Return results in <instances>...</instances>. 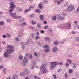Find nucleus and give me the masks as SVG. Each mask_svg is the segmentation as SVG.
<instances>
[{"instance_id":"f257e3e1","label":"nucleus","mask_w":79,"mask_h":79,"mask_svg":"<svg viewBox=\"0 0 79 79\" xmlns=\"http://www.w3.org/2000/svg\"><path fill=\"white\" fill-rule=\"evenodd\" d=\"M7 48H10L11 49H9L7 50H6V52L8 54H10V53H12L14 52V50H13V48H14V47L12 46L9 45L7 46Z\"/></svg>"},{"instance_id":"f03ea898","label":"nucleus","mask_w":79,"mask_h":79,"mask_svg":"<svg viewBox=\"0 0 79 79\" xmlns=\"http://www.w3.org/2000/svg\"><path fill=\"white\" fill-rule=\"evenodd\" d=\"M50 69L52 70L54 69V68L56 67V66L57 64V62H52L50 63Z\"/></svg>"},{"instance_id":"7ed1b4c3","label":"nucleus","mask_w":79,"mask_h":79,"mask_svg":"<svg viewBox=\"0 0 79 79\" xmlns=\"http://www.w3.org/2000/svg\"><path fill=\"white\" fill-rule=\"evenodd\" d=\"M40 69L42 70V72L44 73H46L48 71V69L46 68V65L45 64H43L40 67Z\"/></svg>"},{"instance_id":"20e7f679","label":"nucleus","mask_w":79,"mask_h":79,"mask_svg":"<svg viewBox=\"0 0 79 79\" xmlns=\"http://www.w3.org/2000/svg\"><path fill=\"white\" fill-rule=\"evenodd\" d=\"M15 3L13 2H10V10H9V13H10L13 11V9H15V7H16V5H14Z\"/></svg>"},{"instance_id":"39448f33","label":"nucleus","mask_w":79,"mask_h":79,"mask_svg":"<svg viewBox=\"0 0 79 79\" xmlns=\"http://www.w3.org/2000/svg\"><path fill=\"white\" fill-rule=\"evenodd\" d=\"M74 7L71 5H70L68 6V8L65 9V11L68 12H71V11H72L74 10Z\"/></svg>"},{"instance_id":"423d86ee","label":"nucleus","mask_w":79,"mask_h":79,"mask_svg":"<svg viewBox=\"0 0 79 79\" xmlns=\"http://www.w3.org/2000/svg\"><path fill=\"white\" fill-rule=\"evenodd\" d=\"M10 16L11 17H12V18L14 19H16V17L17 16V15H16V14L13 12H11Z\"/></svg>"},{"instance_id":"0eeeda50","label":"nucleus","mask_w":79,"mask_h":79,"mask_svg":"<svg viewBox=\"0 0 79 79\" xmlns=\"http://www.w3.org/2000/svg\"><path fill=\"white\" fill-rule=\"evenodd\" d=\"M23 74H25V75H27V74H29V70H28L27 69H25L23 70Z\"/></svg>"},{"instance_id":"6e6552de","label":"nucleus","mask_w":79,"mask_h":79,"mask_svg":"<svg viewBox=\"0 0 79 79\" xmlns=\"http://www.w3.org/2000/svg\"><path fill=\"white\" fill-rule=\"evenodd\" d=\"M35 61H33L32 62V64L31 65V69H33L34 68V67L35 66Z\"/></svg>"},{"instance_id":"1a4fd4ad","label":"nucleus","mask_w":79,"mask_h":79,"mask_svg":"<svg viewBox=\"0 0 79 79\" xmlns=\"http://www.w3.org/2000/svg\"><path fill=\"white\" fill-rule=\"evenodd\" d=\"M28 59H27V57H24V58L23 59V61L24 63H28Z\"/></svg>"},{"instance_id":"9d476101","label":"nucleus","mask_w":79,"mask_h":79,"mask_svg":"<svg viewBox=\"0 0 79 79\" xmlns=\"http://www.w3.org/2000/svg\"><path fill=\"white\" fill-rule=\"evenodd\" d=\"M57 17L58 18L60 19V20H63V19H64V18L63 17H61L60 15H57Z\"/></svg>"},{"instance_id":"9b49d317","label":"nucleus","mask_w":79,"mask_h":79,"mask_svg":"<svg viewBox=\"0 0 79 79\" xmlns=\"http://www.w3.org/2000/svg\"><path fill=\"white\" fill-rule=\"evenodd\" d=\"M8 53L6 52H4V57H5V58H7V57H8Z\"/></svg>"},{"instance_id":"f8f14e48","label":"nucleus","mask_w":79,"mask_h":79,"mask_svg":"<svg viewBox=\"0 0 79 79\" xmlns=\"http://www.w3.org/2000/svg\"><path fill=\"white\" fill-rule=\"evenodd\" d=\"M72 66L73 67V68H76L77 67V64L75 63H72Z\"/></svg>"},{"instance_id":"ddd939ff","label":"nucleus","mask_w":79,"mask_h":79,"mask_svg":"<svg viewBox=\"0 0 79 79\" xmlns=\"http://www.w3.org/2000/svg\"><path fill=\"white\" fill-rule=\"evenodd\" d=\"M66 27L67 29H71V24H68L67 25Z\"/></svg>"},{"instance_id":"4468645a","label":"nucleus","mask_w":79,"mask_h":79,"mask_svg":"<svg viewBox=\"0 0 79 79\" xmlns=\"http://www.w3.org/2000/svg\"><path fill=\"white\" fill-rule=\"evenodd\" d=\"M44 15H40V19L41 20H44Z\"/></svg>"},{"instance_id":"2eb2a0df","label":"nucleus","mask_w":79,"mask_h":79,"mask_svg":"<svg viewBox=\"0 0 79 79\" xmlns=\"http://www.w3.org/2000/svg\"><path fill=\"white\" fill-rule=\"evenodd\" d=\"M31 8H29L28 9H26L25 10V11H24V12L25 13H27V12H28L29 11H31Z\"/></svg>"},{"instance_id":"dca6fc26","label":"nucleus","mask_w":79,"mask_h":79,"mask_svg":"<svg viewBox=\"0 0 79 79\" xmlns=\"http://www.w3.org/2000/svg\"><path fill=\"white\" fill-rule=\"evenodd\" d=\"M37 27L40 29L41 28V26H40V23H38L37 24Z\"/></svg>"},{"instance_id":"f3484780","label":"nucleus","mask_w":79,"mask_h":79,"mask_svg":"<svg viewBox=\"0 0 79 79\" xmlns=\"http://www.w3.org/2000/svg\"><path fill=\"white\" fill-rule=\"evenodd\" d=\"M35 11L36 13H40L41 12V10L39 9H36L35 10Z\"/></svg>"},{"instance_id":"a211bd4d","label":"nucleus","mask_w":79,"mask_h":79,"mask_svg":"<svg viewBox=\"0 0 79 79\" xmlns=\"http://www.w3.org/2000/svg\"><path fill=\"white\" fill-rule=\"evenodd\" d=\"M39 8L40 9H42L43 7L42 6V4H40L39 5Z\"/></svg>"},{"instance_id":"6ab92c4d","label":"nucleus","mask_w":79,"mask_h":79,"mask_svg":"<svg viewBox=\"0 0 79 79\" xmlns=\"http://www.w3.org/2000/svg\"><path fill=\"white\" fill-rule=\"evenodd\" d=\"M57 50L58 48H57L56 47H55L53 49V52H56V51H57Z\"/></svg>"},{"instance_id":"aec40b11","label":"nucleus","mask_w":79,"mask_h":79,"mask_svg":"<svg viewBox=\"0 0 79 79\" xmlns=\"http://www.w3.org/2000/svg\"><path fill=\"white\" fill-rule=\"evenodd\" d=\"M20 76H25V75L24 73L23 72H21V73L20 74Z\"/></svg>"},{"instance_id":"412c9836","label":"nucleus","mask_w":79,"mask_h":79,"mask_svg":"<svg viewBox=\"0 0 79 79\" xmlns=\"http://www.w3.org/2000/svg\"><path fill=\"white\" fill-rule=\"evenodd\" d=\"M21 26H26V22H24L23 23H21L20 24Z\"/></svg>"},{"instance_id":"4be33fe9","label":"nucleus","mask_w":79,"mask_h":79,"mask_svg":"<svg viewBox=\"0 0 79 79\" xmlns=\"http://www.w3.org/2000/svg\"><path fill=\"white\" fill-rule=\"evenodd\" d=\"M44 39L45 40H47L48 41V40H50V38L48 37H46L44 38Z\"/></svg>"},{"instance_id":"5701e85b","label":"nucleus","mask_w":79,"mask_h":79,"mask_svg":"<svg viewBox=\"0 0 79 79\" xmlns=\"http://www.w3.org/2000/svg\"><path fill=\"white\" fill-rule=\"evenodd\" d=\"M6 69H4L3 70L4 74H6Z\"/></svg>"},{"instance_id":"b1692460","label":"nucleus","mask_w":79,"mask_h":79,"mask_svg":"<svg viewBox=\"0 0 79 79\" xmlns=\"http://www.w3.org/2000/svg\"><path fill=\"white\" fill-rule=\"evenodd\" d=\"M43 47L44 48H49V46H48V45H46L44 46Z\"/></svg>"},{"instance_id":"393cba45","label":"nucleus","mask_w":79,"mask_h":79,"mask_svg":"<svg viewBox=\"0 0 79 79\" xmlns=\"http://www.w3.org/2000/svg\"><path fill=\"white\" fill-rule=\"evenodd\" d=\"M54 44L56 45H57L58 44V41H54Z\"/></svg>"},{"instance_id":"a878e982","label":"nucleus","mask_w":79,"mask_h":79,"mask_svg":"<svg viewBox=\"0 0 79 79\" xmlns=\"http://www.w3.org/2000/svg\"><path fill=\"white\" fill-rule=\"evenodd\" d=\"M26 62H23L21 63V64H22L23 66H26Z\"/></svg>"},{"instance_id":"bb28decb","label":"nucleus","mask_w":79,"mask_h":79,"mask_svg":"<svg viewBox=\"0 0 79 79\" xmlns=\"http://www.w3.org/2000/svg\"><path fill=\"white\" fill-rule=\"evenodd\" d=\"M45 52H50V49H46L45 50Z\"/></svg>"},{"instance_id":"cd10ccee","label":"nucleus","mask_w":79,"mask_h":79,"mask_svg":"<svg viewBox=\"0 0 79 79\" xmlns=\"http://www.w3.org/2000/svg\"><path fill=\"white\" fill-rule=\"evenodd\" d=\"M23 18V16H17L16 19H19V18Z\"/></svg>"},{"instance_id":"c85d7f7f","label":"nucleus","mask_w":79,"mask_h":79,"mask_svg":"<svg viewBox=\"0 0 79 79\" xmlns=\"http://www.w3.org/2000/svg\"><path fill=\"white\" fill-rule=\"evenodd\" d=\"M69 64H71L72 63V61H71V60L70 59H69L67 60V62H69Z\"/></svg>"},{"instance_id":"c756f323","label":"nucleus","mask_w":79,"mask_h":79,"mask_svg":"<svg viewBox=\"0 0 79 79\" xmlns=\"http://www.w3.org/2000/svg\"><path fill=\"white\" fill-rule=\"evenodd\" d=\"M62 15L63 16H66L67 15L64 12H63L62 13Z\"/></svg>"},{"instance_id":"7c9ffc66","label":"nucleus","mask_w":79,"mask_h":79,"mask_svg":"<svg viewBox=\"0 0 79 79\" xmlns=\"http://www.w3.org/2000/svg\"><path fill=\"white\" fill-rule=\"evenodd\" d=\"M3 24H4V21L0 22V25H1V26H3Z\"/></svg>"},{"instance_id":"2f4dec72","label":"nucleus","mask_w":79,"mask_h":79,"mask_svg":"<svg viewBox=\"0 0 79 79\" xmlns=\"http://www.w3.org/2000/svg\"><path fill=\"white\" fill-rule=\"evenodd\" d=\"M19 59H20V60H21L23 59V56L20 55L19 57Z\"/></svg>"},{"instance_id":"473e14b6","label":"nucleus","mask_w":79,"mask_h":79,"mask_svg":"<svg viewBox=\"0 0 79 79\" xmlns=\"http://www.w3.org/2000/svg\"><path fill=\"white\" fill-rule=\"evenodd\" d=\"M53 19H54V20H56V16H54L52 17Z\"/></svg>"},{"instance_id":"72a5a7b5","label":"nucleus","mask_w":79,"mask_h":79,"mask_svg":"<svg viewBox=\"0 0 79 79\" xmlns=\"http://www.w3.org/2000/svg\"><path fill=\"white\" fill-rule=\"evenodd\" d=\"M68 5V3H65L64 5V6H65V7H67Z\"/></svg>"},{"instance_id":"f704fd0d","label":"nucleus","mask_w":79,"mask_h":79,"mask_svg":"<svg viewBox=\"0 0 79 79\" xmlns=\"http://www.w3.org/2000/svg\"><path fill=\"white\" fill-rule=\"evenodd\" d=\"M40 32H41V34H44L45 31L43 30H40Z\"/></svg>"},{"instance_id":"c9c22d12","label":"nucleus","mask_w":79,"mask_h":79,"mask_svg":"<svg viewBox=\"0 0 79 79\" xmlns=\"http://www.w3.org/2000/svg\"><path fill=\"white\" fill-rule=\"evenodd\" d=\"M6 35L8 37H11V35L9 34H7Z\"/></svg>"},{"instance_id":"e433bc0d","label":"nucleus","mask_w":79,"mask_h":79,"mask_svg":"<svg viewBox=\"0 0 79 79\" xmlns=\"http://www.w3.org/2000/svg\"><path fill=\"white\" fill-rule=\"evenodd\" d=\"M73 70L72 69H70L69 70V73H73Z\"/></svg>"},{"instance_id":"4c0bfd02","label":"nucleus","mask_w":79,"mask_h":79,"mask_svg":"<svg viewBox=\"0 0 79 79\" xmlns=\"http://www.w3.org/2000/svg\"><path fill=\"white\" fill-rule=\"evenodd\" d=\"M34 37V34L31 33V37Z\"/></svg>"},{"instance_id":"58836bf2","label":"nucleus","mask_w":79,"mask_h":79,"mask_svg":"<svg viewBox=\"0 0 79 79\" xmlns=\"http://www.w3.org/2000/svg\"><path fill=\"white\" fill-rule=\"evenodd\" d=\"M29 58L30 59H31L32 58V56L30 54L29 56Z\"/></svg>"},{"instance_id":"ea45409f","label":"nucleus","mask_w":79,"mask_h":79,"mask_svg":"<svg viewBox=\"0 0 79 79\" xmlns=\"http://www.w3.org/2000/svg\"><path fill=\"white\" fill-rule=\"evenodd\" d=\"M32 23L33 24H36V23H35V22L34 21H32Z\"/></svg>"},{"instance_id":"a19ab883","label":"nucleus","mask_w":79,"mask_h":79,"mask_svg":"<svg viewBox=\"0 0 79 79\" xmlns=\"http://www.w3.org/2000/svg\"><path fill=\"white\" fill-rule=\"evenodd\" d=\"M30 28L32 30H34V27H32V26L30 27Z\"/></svg>"},{"instance_id":"79ce46f5","label":"nucleus","mask_w":79,"mask_h":79,"mask_svg":"<svg viewBox=\"0 0 79 79\" xmlns=\"http://www.w3.org/2000/svg\"><path fill=\"white\" fill-rule=\"evenodd\" d=\"M36 34L37 36H39V31H37L36 32Z\"/></svg>"},{"instance_id":"37998d69","label":"nucleus","mask_w":79,"mask_h":79,"mask_svg":"<svg viewBox=\"0 0 79 79\" xmlns=\"http://www.w3.org/2000/svg\"><path fill=\"white\" fill-rule=\"evenodd\" d=\"M48 26H46L44 27V29H47V28H48Z\"/></svg>"},{"instance_id":"c03bdc74","label":"nucleus","mask_w":79,"mask_h":79,"mask_svg":"<svg viewBox=\"0 0 79 79\" xmlns=\"http://www.w3.org/2000/svg\"><path fill=\"white\" fill-rule=\"evenodd\" d=\"M65 65L67 67H68L69 66V64L68 63H66Z\"/></svg>"},{"instance_id":"a18cd8bd","label":"nucleus","mask_w":79,"mask_h":79,"mask_svg":"<svg viewBox=\"0 0 79 79\" xmlns=\"http://www.w3.org/2000/svg\"><path fill=\"white\" fill-rule=\"evenodd\" d=\"M65 78L68 77V74H65L64 75Z\"/></svg>"},{"instance_id":"49530a36","label":"nucleus","mask_w":79,"mask_h":79,"mask_svg":"<svg viewBox=\"0 0 79 79\" xmlns=\"http://www.w3.org/2000/svg\"><path fill=\"white\" fill-rule=\"evenodd\" d=\"M33 77L34 78H35V79H38V78H37V77L36 76H34Z\"/></svg>"},{"instance_id":"de8ad7c7","label":"nucleus","mask_w":79,"mask_h":79,"mask_svg":"<svg viewBox=\"0 0 79 79\" xmlns=\"http://www.w3.org/2000/svg\"><path fill=\"white\" fill-rule=\"evenodd\" d=\"M77 41H78V42H79V37H78L76 39Z\"/></svg>"},{"instance_id":"09e8293b","label":"nucleus","mask_w":79,"mask_h":79,"mask_svg":"<svg viewBox=\"0 0 79 79\" xmlns=\"http://www.w3.org/2000/svg\"><path fill=\"white\" fill-rule=\"evenodd\" d=\"M30 17H31V18H33L34 17V15L33 14H31L30 16Z\"/></svg>"},{"instance_id":"8fccbe9b","label":"nucleus","mask_w":79,"mask_h":79,"mask_svg":"<svg viewBox=\"0 0 79 79\" xmlns=\"http://www.w3.org/2000/svg\"><path fill=\"white\" fill-rule=\"evenodd\" d=\"M34 55L35 56H37V54L36 52H35L34 53Z\"/></svg>"},{"instance_id":"3c124183","label":"nucleus","mask_w":79,"mask_h":79,"mask_svg":"<svg viewBox=\"0 0 79 79\" xmlns=\"http://www.w3.org/2000/svg\"><path fill=\"white\" fill-rule=\"evenodd\" d=\"M17 41H19V39L18 37L16 38Z\"/></svg>"},{"instance_id":"603ef678","label":"nucleus","mask_w":79,"mask_h":79,"mask_svg":"<svg viewBox=\"0 0 79 79\" xmlns=\"http://www.w3.org/2000/svg\"><path fill=\"white\" fill-rule=\"evenodd\" d=\"M57 5H60V1H58L57 2Z\"/></svg>"},{"instance_id":"864d4df0","label":"nucleus","mask_w":79,"mask_h":79,"mask_svg":"<svg viewBox=\"0 0 79 79\" xmlns=\"http://www.w3.org/2000/svg\"><path fill=\"white\" fill-rule=\"evenodd\" d=\"M72 34H76V32H75V31H73L72 32Z\"/></svg>"},{"instance_id":"5fc2aeb1","label":"nucleus","mask_w":79,"mask_h":79,"mask_svg":"<svg viewBox=\"0 0 79 79\" xmlns=\"http://www.w3.org/2000/svg\"><path fill=\"white\" fill-rule=\"evenodd\" d=\"M39 36H37L35 38V39H36V40H38L39 39Z\"/></svg>"},{"instance_id":"6e6d98bb","label":"nucleus","mask_w":79,"mask_h":79,"mask_svg":"<svg viewBox=\"0 0 79 79\" xmlns=\"http://www.w3.org/2000/svg\"><path fill=\"white\" fill-rule=\"evenodd\" d=\"M2 37H3V38H6V36L5 35H3L2 36Z\"/></svg>"},{"instance_id":"4d7b16f0","label":"nucleus","mask_w":79,"mask_h":79,"mask_svg":"<svg viewBox=\"0 0 79 79\" xmlns=\"http://www.w3.org/2000/svg\"><path fill=\"white\" fill-rule=\"evenodd\" d=\"M22 48H24L25 47V46H24V45H23V44H22Z\"/></svg>"},{"instance_id":"13d9d810","label":"nucleus","mask_w":79,"mask_h":79,"mask_svg":"<svg viewBox=\"0 0 79 79\" xmlns=\"http://www.w3.org/2000/svg\"><path fill=\"white\" fill-rule=\"evenodd\" d=\"M74 23L75 24H77V21H75L74 22Z\"/></svg>"},{"instance_id":"bf43d9fd","label":"nucleus","mask_w":79,"mask_h":79,"mask_svg":"<svg viewBox=\"0 0 79 79\" xmlns=\"http://www.w3.org/2000/svg\"><path fill=\"white\" fill-rule=\"evenodd\" d=\"M44 24H47V22L46 21H44Z\"/></svg>"},{"instance_id":"052dcab7","label":"nucleus","mask_w":79,"mask_h":79,"mask_svg":"<svg viewBox=\"0 0 79 79\" xmlns=\"http://www.w3.org/2000/svg\"><path fill=\"white\" fill-rule=\"evenodd\" d=\"M60 43L61 44H64V42L63 41H61L60 42Z\"/></svg>"},{"instance_id":"680f3d73","label":"nucleus","mask_w":79,"mask_h":79,"mask_svg":"<svg viewBox=\"0 0 79 79\" xmlns=\"http://www.w3.org/2000/svg\"><path fill=\"white\" fill-rule=\"evenodd\" d=\"M22 10H23V9H20L19 10V11H21Z\"/></svg>"},{"instance_id":"e2e57ef3","label":"nucleus","mask_w":79,"mask_h":79,"mask_svg":"<svg viewBox=\"0 0 79 79\" xmlns=\"http://www.w3.org/2000/svg\"><path fill=\"white\" fill-rule=\"evenodd\" d=\"M7 22H10V19H8L7 20Z\"/></svg>"},{"instance_id":"0e129e2a","label":"nucleus","mask_w":79,"mask_h":79,"mask_svg":"<svg viewBox=\"0 0 79 79\" xmlns=\"http://www.w3.org/2000/svg\"><path fill=\"white\" fill-rule=\"evenodd\" d=\"M34 8L32 6H30V9H31V8Z\"/></svg>"},{"instance_id":"69168bd1","label":"nucleus","mask_w":79,"mask_h":79,"mask_svg":"<svg viewBox=\"0 0 79 79\" xmlns=\"http://www.w3.org/2000/svg\"><path fill=\"white\" fill-rule=\"evenodd\" d=\"M3 68V66L1 65L0 66V69H2Z\"/></svg>"},{"instance_id":"338daca9","label":"nucleus","mask_w":79,"mask_h":79,"mask_svg":"<svg viewBox=\"0 0 79 79\" xmlns=\"http://www.w3.org/2000/svg\"><path fill=\"white\" fill-rule=\"evenodd\" d=\"M25 79H30V78H29L28 77H25Z\"/></svg>"},{"instance_id":"774afa93","label":"nucleus","mask_w":79,"mask_h":79,"mask_svg":"<svg viewBox=\"0 0 79 79\" xmlns=\"http://www.w3.org/2000/svg\"><path fill=\"white\" fill-rule=\"evenodd\" d=\"M38 45H39L40 46V42H38Z\"/></svg>"}]
</instances>
